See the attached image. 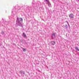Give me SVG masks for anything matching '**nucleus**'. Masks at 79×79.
Returning a JSON list of instances; mask_svg holds the SVG:
<instances>
[{"label": "nucleus", "instance_id": "obj_16", "mask_svg": "<svg viewBox=\"0 0 79 79\" xmlns=\"http://www.w3.org/2000/svg\"><path fill=\"white\" fill-rule=\"evenodd\" d=\"M64 26V25L63 26V27Z\"/></svg>", "mask_w": 79, "mask_h": 79}, {"label": "nucleus", "instance_id": "obj_12", "mask_svg": "<svg viewBox=\"0 0 79 79\" xmlns=\"http://www.w3.org/2000/svg\"><path fill=\"white\" fill-rule=\"evenodd\" d=\"M67 24H68V25L69 27V28L70 29L71 28H70V25H69V24H68V21H67Z\"/></svg>", "mask_w": 79, "mask_h": 79}, {"label": "nucleus", "instance_id": "obj_15", "mask_svg": "<svg viewBox=\"0 0 79 79\" xmlns=\"http://www.w3.org/2000/svg\"><path fill=\"white\" fill-rule=\"evenodd\" d=\"M78 0V1H79V0Z\"/></svg>", "mask_w": 79, "mask_h": 79}, {"label": "nucleus", "instance_id": "obj_3", "mask_svg": "<svg viewBox=\"0 0 79 79\" xmlns=\"http://www.w3.org/2000/svg\"><path fill=\"white\" fill-rule=\"evenodd\" d=\"M56 35V34L55 33H53L52 34V35L51 36V38H52V40H53L55 39L56 38V36L55 35Z\"/></svg>", "mask_w": 79, "mask_h": 79}, {"label": "nucleus", "instance_id": "obj_4", "mask_svg": "<svg viewBox=\"0 0 79 79\" xmlns=\"http://www.w3.org/2000/svg\"><path fill=\"white\" fill-rule=\"evenodd\" d=\"M20 74H21V75H23V77H24V75H25L26 74L25 72H24V71L20 70Z\"/></svg>", "mask_w": 79, "mask_h": 79}, {"label": "nucleus", "instance_id": "obj_11", "mask_svg": "<svg viewBox=\"0 0 79 79\" xmlns=\"http://www.w3.org/2000/svg\"><path fill=\"white\" fill-rule=\"evenodd\" d=\"M1 34L2 35H3L5 34V33L4 32V31H2L1 32Z\"/></svg>", "mask_w": 79, "mask_h": 79}, {"label": "nucleus", "instance_id": "obj_6", "mask_svg": "<svg viewBox=\"0 0 79 79\" xmlns=\"http://www.w3.org/2000/svg\"><path fill=\"white\" fill-rule=\"evenodd\" d=\"M69 17L70 18H74V15L73 14H71L69 15Z\"/></svg>", "mask_w": 79, "mask_h": 79}, {"label": "nucleus", "instance_id": "obj_13", "mask_svg": "<svg viewBox=\"0 0 79 79\" xmlns=\"http://www.w3.org/2000/svg\"><path fill=\"white\" fill-rule=\"evenodd\" d=\"M32 6H33V7H34V6H34V3H32Z\"/></svg>", "mask_w": 79, "mask_h": 79}, {"label": "nucleus", "instance_id": "obj_7", "mask_svg": "<svg viewBox=\"0 0 79 79\" xmlns=\"http://www.w3.org/2000/svg\"><path fill=\"white\" fill-rule=\"evenodd\" d=\"M51 45H55L56 43L55 42V41H52L51 42Z\"/></svg>", "mask_w": 79, "mask_h": 79}, {"label": "nucleus", "instance_id": "obj_14", "mask_svg": "<svg viewBox=\"0 0 79 79\" xmlns=\"http://www.w3.org/2000/svg\"><path fill=\"white\" fill-rule=\"evenodd\" d=\"M37 64H39V63H36Z\"/></svg>", "mask_w": 79, "mask_h": 79}, {"label": "nucleus", "instance_id": "obj_9", "mask_svg": "<svg viewBox=\"0 0 79 79\" xmlns=\"http://www.w3.org/2000/svg\"><path fill=\"white\" fill-rule=\"evenodd\" d=\"M75 49L77 51H79V48H78V47H75Z\"/></svg>", "mask_w": 79, "mask_h": 79}, {"label": "nucleus", "instance_id": "obj_2", "mask_svg": "<svg viewBox=\"0 0 79 79\" xmlns=\"http://www.w3.org/2000/svg\"><path fill=\"white\" fill-rule=\"evenodd\" d=\"M44 2H46V4H47L48 5V6H49V7H51V6H52L51 5V3H50V2L49 0H44Z\"/></svg>", "mask_w": 79, "mask_h": 79}, {"label": "nucleus", "instance_id": "obj_1", "mask_svg": "<svg viewBox=\"0 0 79 79\" xmlns=\"http://www.w3.org/2000/svg\"><path fill=\"white\" fill-rule=\"evenodd\" d=\"M23 19L22 18H19L18 17H17L16 20V24H18V25L19 26L23 27V24L22 23V22H23Z\"/></svg>", "mask_w": 79, "mask_h": 79}, {"label": "nucleus", "instance_id": "obj_10", "mask_svg": "<svg viewBox=\"0 0 79 79\" xmlns=\"http://www.w3.org/2000/svg\"><path fill=\"white\" fill-rule=\"evenodd\" d=\"M23 52H26V49L23 48Z\"/></svg>", "mask_w": 79, "mask_h": 79}, {"label": "nucleus", "instance_id": "obj_5", "mask_svg": "<svg viewBox=\"0 0 79 79\" xmlns=\"http://www.w3.org/2000/svg\"><path fill=\"white\" fill-rule=\"evenodd\" d=\"M22 36L24 37V38H25V39H27V36L25 34V33L24 32H23V34L22 35Z\"/></svg>", "mask_w": 79, "mask_h": 79}, {"label": "nucleus", "instance_id": "obj_8", "mask_svg": "<svg viewBox=\"0 0 79 79\" xmlns=\"http://www.w3.org/2000/svg\"><path fill=\"white\" fill-rule=\"evenodd\" d=\"M65 28L66 29H68V26L67 25H65L64 26Z\"/></svg>", "mask_w": 79, "mask_h": 79}]
</instances>
